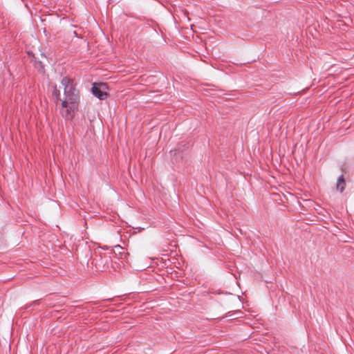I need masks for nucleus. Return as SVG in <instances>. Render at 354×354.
<instances>
[{"mask_svg": "<svg viewBox=\"0 0 354 354\" xmlns=\"http://www.w3.org/2000/svg\"><path fill=\"white\" fill-rule=\"evenodd\" d=\"M250 344V342H247L246 343H245V347L246 346H248L247 344Z\"/></svg>", "mask_w": 354, "mask_h": 354, "instance_id": "7", "label": "nucleus"}, {"mask_svg": "<svg viewBox=\"0 0 354 354\" xmlns=\"http://www.w3.org/2000/svg\"><path fill=\"white\" fill-rule=\"evenodd\" d=\"M53 96L56 100V105L59 108L60 106L61 100L63 99H61L60 91L57 89L56 85L53 86Z\"/></svg>", "mask_w": 354, "mask_h": 354, "instance_id": "5", "label": "nucleus"}, {"mask_svg": "<svg viewBox=\"0 0 354 354\" xmlns=\"http://www.w3.org/2000/svg\"><path fill=\"white\" fill-rule=\"evenodd\" d=\"M346 185V183L344 176V175H341L337 180V184H336L337 190L339 191V192L342 193L345 189Z\"/></svg>", "mask_w": 354, "mask_h": 354, "instance_id": "4", "label": "nucleus"}, {"mask_svg": "<svg viewBox=\"0 0 354 354\" xmlns=\"http://www.w3.org/2000/svg\"><path fill=\"white\" fill-rule=\"evenodd\" d=\"M110 262V257L104 254L103 256H95L93 259V263L95 264L97 270L104 271L109 268Z\"/></svg>", "mask_w": 354, "mask_h": 354, "instance_id": "2", "label": "nucleus"}, {"mask_svg": "<svg viewBox=\"0 0 354 354\" xmlns=\"http://www.w3.org/2000/svg\"><path fill=\"white\" fill-rule=\"evenodd\" d=\"M106 84H97L95 83L92 87L93 94L99 98L100 100H104L107 97V93L105 91Z\"/></svg>", "mask_w": 354, "mask_h": 354, "instance_id": "3", "label": "nucleus"}, {"mask_svg": "<svg viewBox=\"0 0 354 354\" xmlns=\"http://www.w3.org/2000/svg\"><path fill=\"white\" fill-rule=\"evenodd\" d=\"M244 304H245V311L250 312L251 313L252 316H255V315H254V313H255L256 311L251 310L250 308H246V306H248V307L249 306V304H248V301L245 299Z\"/></svg>", "mask_w": 354, "mask_h": 354, "instance_id": "6", "label": "nucleus"}, {"mask_svg": "<svg viewBox=\"0 0 354 354\" xmlns=\"http://www.w3.org/2000/svg\"><path fill=\"white\" fill-rule=\"evenodd\" d=\"M64 87V97L61 100L59 111L66 119H72L78 110L80 102L79 91L73 79L64 77L61 82Z\"/></svg>", "mask_w": 354, "mask_h": 354, "instance_id": "1", "label": "nucleus"}]
</instances>
